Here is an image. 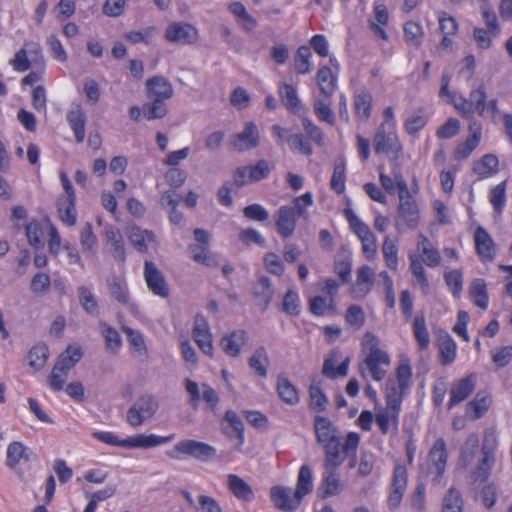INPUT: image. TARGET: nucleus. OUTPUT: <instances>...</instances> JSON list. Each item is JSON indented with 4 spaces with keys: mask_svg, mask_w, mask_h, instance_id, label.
Instances as JSON below:
<instances>
[{
    "mask_svg": "<svg viewBox=\"0 0 512 512\" xmlns=\"http://www.w3.org/2000/svg\"><path fill=\"white\" fill-rule=\"evenodd\" d=\"M269 356L264 347L257 348L249 358L250 368L260 377L268 374Z\"/></svg>",
    "mask_w": 512,
    "mask_h": 512,
    "instance_id": "44",
    "label": "nucleus"
},
{
    "mask_svg": "<svg viewBox=\"0 0 512 512\" xmlns=\"http://www.w3.org/2000/svg\"><path fill=\"white\" fill-rule=\"evenodd\" d=\"M475 248L483 262L492 261L496 255V245L489 233L478 227L474 233Z\"/></svg>",
    "mask_w": 512,
    "mask_h": 512,
    "instance_id": "19",
    "label": "nucleus"
},
{
    "mask_svg": "<svg viewBox=\"0 0 512 512\" xmlns=\"http://www.w3.org/2000/svg\"><path fill=\"white\" fill-rule=\"evenodd\" d=\"M354 110L356 116L363 121H366L371 116L372 108V94L367 89H361L354 94Z\"/></svg>",
    "mask_w": 512,
    "mask_h": 512,
    "instance_id": "40",
    "label": "nucleus"
},
{
    "mask_svg": "<svg viewBox=\"0 0 512 512\" xmlns=\"http://www.w3.org/2000/svg\"><path fill=\"white\" fill-rule=\"evenodd\" d=\"M398 250V240L386 236L382 244V253L386 266L393 271L398 268Z\"/></svg>",
    "mask_w": 512,
    "mask_h": 512,
    "instance_id": "46",
    "label": "nucleus"
},
{
    "mask_svg": "<svg viewBox=\"0 0 512 512\" xmlns=\"http://www.w3.org/2000/svg\"><path fill=\"white\" fill-rule=\"evenodd\" d=\"M499 159L494 154H486L474 163L473 170L481 178H487L497 173Z\"/></svg>",
    "mask_w": 512,
    "mask_h": 512,
    "instance_id": "43",
    "label": "nucleus"
},
{
    "mask_svg": "<svg viewBox=\"0 0 512 512\" xmlns=\"http://www.w3.org/2000/svg\"><path fill=\"white\" fill-rule=\"evenodd\" d=\"M260 140L258 126L252 121H247L242 130L230 137L229 146L234 151L246 152L257 148L260 145Z\"/></svg>",
    "mask_w": 512,
    "mask_h": 512,
    "instance_id": "12",
    "label": "nucleus"
},
{
    "mask_svg": "<svg viewBox=\"0 0 512 512\" xmlns=\"http://www.w3.org/2000/svg\"><path fill=\"white\" fill-rule=\"evenodd\" d=\"M470 295L476 306L481 309H486L489 304V299L486 291V284L481 279H475L471 283Z\"/></svg>",
    "mask_w": 512,
    "mask_h": 512,
    "instance_id": "56",
    "label": "nucleus"
},
{
    "mask_svg": "<svg viewBox=\"0 0 512 512\" xmlns=\"http://www.w3.org/2000/svg\"><path fill=\"white\" fill-rule=\"evenodd\" d=\"M492 400L488 393L479 392L467 405V414L473 419H478L485 414L490 407Z\"/></svg>",
    "mask_w": 512,
    "mask_h": 512,
    "instance_id": "47",
    "label": "nucleus"
},
{
    "mask_svg": "<svg viewBox=\"0 0 512 512\" xmlns=\"http://www.w3.org/2000/svg\"><path fill=\"white\" fill-rule=\"evenodd\" d=\"M165 38L170 43L191 45L197 42L199 32L197 28L190 23L176 21L167 26Z\"/></svg>",
    "mask_w": 512,
    "mask_h": 512,
    "instance_id": "13",
    "label": "nucleus"
},
{
    "mask_svg": "<svg viewBox=\"0 0 512 512\" xmlns=\"http://www.w3.org/2000/svg\"><path fill=\"white\" fill-rule=\"evenodd\" d=\"M144 279L148 289L156 296L166 298L169 295L168 284L162 272L150 261L144 264Z\"/></svg>",
    "mask_w": 512,
    "mask_h": 512,
    "instance_id": "17",
    "label": "nucleus"
},
{
    "mask_svg": "<svg viewBox=\"0 0 512 512\" xmlns=\"http://www.w3.org/2000/svg\"><path fill=\"white\" fill-rule=\"evenodd\" d=\"M325 460L324 467L326 470H336L349 455L343 450L340 440L324 446Z\"/></svg>",
    "mask_w": 512,
    "mask_h": 512,
    "instance_id": "38",
    "label": "nucleus"
},
{
    "mask_svg": "<svg viewBox=\"0 0 512 512\" xmlns=\"http://www.w3.org/2000/svg\"><path fill=\"white\" fill-rule=\"evenodd\" d=\"M314 428L317 442L323 445V447L339 440L337 429L325 417H315Z\"/></svg>",
    "mask_w": 512,
    "mask_h": 512,
    "instance_id": "25",
    "label": "nucleus"
},
{
    "mask_svg": "<svg viewBox=\"0 0 512 512\" xmlns=\"http://www.w3.org/2000/svg\"><path fill=\"white\" fill-rule=\"evenodd\" d=\"M479 450V437L477 434H470L464 442L460 456L459 466L463 469L469 468L474 462L475 456Z\"/></svg>",
    "mask_w": 512,
    "mask_h": 512,
    "instance_id": "39",
    "label": "nucleus"
},
{
    "mask_svg": "<svg viewBox=\"0 0 512 512\" xmlns=\"http://www.w3.org/2000/svg\"><path fill=\"white\" fill-rule=\"evenodd\" d=\"M92 437L111 446L128 449H147L169 443L175 436L174 434H170L168 436H161L157 434H136L121 439L111 431H94L92 432Z\"/></svg>",
    "mask_w": 512,
    "mask_h": 512,
    "instance_id": "3",
    "label": "nucleus"
},
{
    "mask_svg": "<svg viewBox=\"0 0 512 512\" xmlns=\"http://www.w3.org/2000/svg\"><path fill=\"white\" fill-rule=\"evenodd\" d=\"M309 397L310 404L309 407L311 410L321 412L326 409L328 400L326 395L321 390L320 386L317 383H312L309 388Z\"/></svg>",
    "mask_w": 512,
    "mask_h": 512,
    "instance_id": "60",
    "label": "nucleus"
},
{
    "mask_svg": "<svg viewBox=\"0 0 512 512\" xmlns=\"http://www.w3.org/2000/svg\"><path fill=\"white\" fill-rule=\"evenodd\" d=\"M412 383V368L408 363H401L396 370V377L386 384V403L401 406L403 395Z\"/></svg>",
    "mask_w": 512,
    "mask_h": 512,
    "instance_id": "8",
    "label": "nucleus"
},
{
    "mask_svg": "<svg viewBox=\"0 0 512 512\" xmlns=\"http://www.w3.org/2000/svg\"><path fill=\"white\" fill-rule=\"evenodd\" d=\"M192 336L203 354L209 357L214 355L212 333L204 316L197 315L195 317Z\"/></svg>",
    "mask_w": 512,
    "mask_h": 512,
    "instance_id": "16",
    "label": "nucleus"
},
{
    "mask_svg": "<svg viewBox=\"0 0 512 512\" xmlns=\"http://www.w3.org/2000/svg\"><path fill=\"white\" fill-rule=\"evenodd\" d=\"M448 453L446 443L442 438L437 439L429 451L425 464L422 469L430 476L432 480L438 482L446 469Z\"/></svg>",
    "mask_w": 512,
    "mask_h": 512,
    "instance_id": "10",
    "label": "nucleus"
},
{
    "mask_svg": "<svg viewBox=\"0 0 512 512\" xmlns=\"http://www.w3.org/2000/svg\"><path fill=\"white\" fill-rule=\"evenodd\" d=\"M443 512H462V499L460 493L450 489L443 499Z\"/></svg>",
    "mask_w": 512,
    "mask_h": 512,
    "instance_id": "64",
    "label": "nucleus"
},
{
    "mask_svg": "<svg viewBox=\"0 0 512 512\" xmlns=\"http://www.w3.org/2000/svg\"><path fill=\"white\" fill-rule=\"evenodd\" d=\"M51 286V279L47 273H36L30 283L31 291L36 295H44L48 293Z\"/></svg>",
    "mask_w": 512,
    "mask_h": 512,
    "instance_id": "62",
    "label": "nucleus"
},
{
    "mask_svg": "<svg viewBox=\"0 0 512 512\" xmlns=\"http://www.w3.org/2000/svg\"><path fill=\"white\" fill-rule=\"evenodd\" d=\"M148 97L152 99L168 100L173 96V86L166 78L154 76L147 80Z\"/></svg>",
    "mask_w": 512,
    "mask_h": 512,
    "instance_id": "27",
    "label": "nucleus"
},
{
    "mask_svg": "<svg viewBox=\"0 0 512 512\" xmlns=\"http://www.w3.org/2000/svg\"><path fill=\"white\" fill-rule=\"evenodd\" d=\"M400 406L386 403L385 407L376 410L375 421L383 434L396 429Z\"/></svg>",
    "mask_w": 512,
    "mask_h": 512,
    "instance_id": "20",
    "label": "nucleus"
},
{
    "mask_svg": "<svg viewBox=\"0 0 512 512\" xmlns=\"http://www.w3.org/2000/svg\"><path fill=\"white\" fill-rule=\"evenodd\" d=\"M374 150L376 153H384L398 157L402 146L396 133V129L378 128L374 137Z\"/></svg>",
    "mask_w": 512,
    "mask_h": 512,
    "instance_id": "14",
    "label": "nucleus"
},
{
    "mask_svg": "<svg viewBox=\"0 0 512 512\" xmlns=\"http://www.w3.org/2000/svg\"><path fill=\"white\" fill-rule=\"evenodd\" d=\"M416 249L418 254L413 251L408 254L409 271L413 276L414 286L419 288L422 293L427 294L429 281L422 262L429 267H437L440 265L441 256L428 237L422 233L417 236Z\"/></svg>",
    "mask_w": 512,
    "mask_h": 512,
    "instance_id": "1",
    "label": "nucleus"
},
{
    "mask_svg": "<svg viewBox=\"0 0 512 512\" xmlns=\"http://www.w3.org/2000/svg\"><path fill=\"white\" fill-rule=\"evenodd\" d=\"M437 345L440 353V360L443 365L453 363L457 357V345L453 338L445 331L437 335Z\"/></svg>",
    "mask_w": 512,
    "mask_h": 512,
    "instance_id": "33",
    "label": "nucleus"
},
{
    "mask_svg": "<svg viewBox=\"0 0 512 512\" xmlns=\"http://www.w3.org/2000/svg\"><path fill=\"white\" fill-rule=\"evenodd\" d=\"M361 345L362 352L365 354L360 365L361 374L375 381L383 380L390 366V356L380 349L378 338L371 332L364 334Z\"/></svg>",
    "mask_w": 512,
    "mask_h": 512,
    "instance_id": "2",
    "label": "nucleus"
},
{
    "mask_svg": "<svg viewBox=\"0 0 512 512\" xmlns=\"http://www.w3.org/2000/svg\"><path fill=\"white\" fill-rule=\"evenodd\" d=\"M276 225L278 232L288 237L293 234L296 226L294 211L291 207L282 206L278 210Z\"/></svg>",
    "mask_w": 512,
    "mask_h": 512,
    "instance_id": "41",
    "label": "nucleus"
},
{
    "mask_svg": "<svg viewBox=\"0 0 512 512\" xmlns=\"http://www.w3.org/2000/svg\"><path fill=\"white\" fill-rule=\"evenodd\" d=\"M33 452L20 441L10 443L6 450V464L12 469L31 460Z\"/></svg>",
    "mask_w": 512,
    "mask_h": 512,
    "instance_id": "22",
    "label": "nucleus"
},
{
    "mask_svg": "<svg viewBox=\"0 0 512 512\" xmlns=\"http://www.w3.org/2000/svg\"><path fill=\"white\" fill-rule=\"evenodd\" d=\"M498 445L497 434L494 429H486L484 432L481 447V457L477 465L471 471V478L474 482L486 481L495 463V451Z\"/></svg>",
    "mask_w": 512,
    "mask_h": 512,
    "instance_id": "5",
    "label": "nucleus"
},
{
    "mask_svg": "<svg viewBox=\"0 0 512 512\" xmlns=\"http://www.w3.org/2000/svg\"><path fill=\"white\" fill-rule=\"evenodd\" d=\"M375 280V272L369 266H362L357 271L356 282L352 289L355 299L364 298L372 289Z\"/></svg>",
    "mask_w": 512,
    "mask_h": 512,
    "instance_id": "23",
    "label": "nucleus"
},
{
    "mask_svg": "<svg viewBox=\"0 0 512 512\" xmlns=\"http://www.w3.org/2000/svg\"><path fill=\"white\" fill-rule=\"evenodd\" d=\"M487 99L486 89L483 84L474 87L469 95V101L473 102L474 112L476 111L480 116L484 115L485 102Z\"/></svg>",
    "mask_w": 512,
    "mask_h": 512,
    "instance_id": "61",
    "label": "nucleus"
},
{
    "mask_svg": "<svg viewBox=\"0 0 512 512\" xmlns=\"http://www.w3.org/2000/svg\"><path fill=\"white\" fill-rule=\"evenodd\" d=\"M399 206L395 224L398 230L402 228L414 230L420 223V212L417 202L412 198L408 185L403 177L396 176Z\"/></svg>",
    "mask_w": 512,
    "mask_h": 512,
    "instance_id": "4",
    "label": "nucleus"
},
{
    "mask_svg": "<svg viewBox=\"0 0 512 512\" xmlns=\"http://www.w3.org/2000/svg\"><path fill=\"white\" fill-rule=\"evenodd\" d=\"M126 234L131 245L140 253H145L150 249L155 250L158 247V239L150 230L130 226L126 229Z\"/></svg>",
    "mask_w": 512,
    "mask_h": 512,
    "instance_id": "15",
    "label": "nucleus"
},
{
    "mask_svg": "<svg viewBox=\"0 0 512 512\" xmlns=\"http://www.w3.org/2000/svg\"><path fill=\"white\" fill-rule=\"evenodd\" d=\"M279 94L288 110L292 113L300 114L305 110L304 106L300 102L296 89L286 83H282L279 86Z\"/></svg>",
    "mask_w": 512,
    "mask_h": 512,
    "instance_id": "42",
    "label": "nucleus"
},
{
    "mask_svg": "<svg viewBox=\"0 0 512 512\" xmlns=\"http://www.w3.org/2000/svg\"><path fill=\"white\" fill-rule=\"evenodd\" d=\"M159 409V402L153 395L140 396L127 410L126 422L132 428H138L154 418Z\"/></svg>",
    "mask_w": 512,
    "mask_h": 512,
    "instance_id": "6",
    "label": "nucleus"
},
{
    "mask_svg": "<svg viewBox=\"0 0 512 512\" xmlns=\"http://www.w3.org/2000/svg\"><path fill=\"white\" fill-rule=\"evenodd\" d=\"M83 353L79 346H69L63 353L60 354L56 364L58 368H62L64 371L69 372L77 362L82 358Z\"/></svg>",
    "mask_w": 512,
    "mask_h": 512,
    "instance_id": "51",
    "label": "nucleus"
},
{
    "mask_svg": "<svg viewBox=\"0 0 512 512\" xmlns=\"http://www.w3.org/2000/svg\"><path fill=\"white\" fill-rule=\"evenodd\" d=\"M166 100L153 99L151 103L143 105V117L147 120L160 119L167 114Z\"/></svg>",
    "mask_w": 512,
    "mask_h": 512,
    "instance_id": "58",
    "label": "nucleus"
},
{
    "mask_svg": "<svg viewBox=\"0 0 512 512\" xmlns=\"http://www.w3.org/2000/svg\"><path fill=\"white\" fill-rule=\"evenodd\" d=\"M329 98H316L313 102L314 113L319 120L326 122L330 125L335 123V116L331 110Z\"/></svg>",
    "mask_w": 512,
    "mask_h": 512,
    "instance_id": "55",
    "label": "nucleus"
},
{
    "mask_svg": "<svg viewBox=\"0 0 512 512\" xmlns=\"http://www.w3.org/2000/svg\"><path fill=\"white\" fill-rule=\"evenodd\" d=\"M413 334L421 350H426L430 345V335L426 326L425 317L417 315L413 321Z\"/></svg>",
    "mask_w": 512,
    "mask_h": 512,
    "instance_id": "52",
    "label": "nucleus"
},
{
    "mask_svg": "<svg viewBox=\"0 0 512 512\" xmlns=\"http://www.w3.org/2000/svg\"><path fill=\"white\" fill-rule=\"evenodd\" d=\"M46 232V221L43 223L32 219L25 227V234L29 245L39 248L43 244V234Z\"/></svg>",
    "mask_w": 512,
    "mask_h": 512,
    "instance_id": "48",
    "label": "nucleus"
},
{
    "mask_svg": "<svg viewBox=\"0 0 512 512\" xmlns=\"http://www.w3.org/2000/svg\"><path fill=\"white\" fill-rule=\"evenodd\" d=\"M316 80L321 95L330 98L337 87V72H333L328 66H322L317 72Z\"/></svg>",
    "mask_w": 512,
    "mask_h": 512,
    "instance_id": "34",
    "label": "nucleus"
},
{
    "mask_svg": "<svg viewBox=\"0 0 512 512\" xmlns=\"http://www.w3.org/2000/svg\"><path fill=\"white\" fill-rule=\"evenodd\" d=\"M189 251L195 262L207 267H216L219 264L218 256L203 245H190Z\"/></svg>",
    "mask_w": 512,
    "mask_h": 512,
    "instance_id": "45",
    "label": "nucleus"
},
{
    "mask_svg": "<svg viewBox=\"0 0 512 512\" xmlns=\"http://www.w3.org/2000/svg\"><path fill=\"white\" fill-rule=\"evenodd\" d=\"M67 120L77 142H83L85 138V115L82 110L78 108L69 112L67 115Z\"/></svg>",
    "mask_w": 512,
    "mask_h": 512,
    "instance_id": "53",
    "label": "nucleus"
},
{
    "mask_svg": "<svg viewBox=\"0 0 512 512\" xmlns=\"http://www.w3.org/2000/svg\"><path fill=\"white\" fill-rule=\"evenodd\" d=\"M269 497L273 506L283 512H294L302 504L303 499L290 486L274 485L269 490Z\"/></svg>",
    "mask_w": 512,
    "mask_h": 512,
    "instance_id": "11",
    "label": "nucleus"
},
{
    "mask_svg": "<svg viewBox=\"0 0 512 512\" xmlns=\"http://www.w3.org/2000/svg\"><path fill=\"white\" fill-rule=\"evenodd\" d=\"M49 357L48 347L44 344L34 345L28 352V365L34 370H41Z\"/></svg>",
    "mask_w": 512,
    "mask_h": 512,
    "instance_id": "49",
    "label": "nucleus"
},
{
    "mask_svg": "<svg viewBox=\"0 0 512 512\" xmlns=\"http://www.w3.org/2000/svg\"><path fill=\"white\" fill-rule=\"evenodd\" d=\"M106 242L110 253L116 260L124 261L126 257L123 236L120 230L112 225L105 227Z\"/></svg>",
    "mask_w": 512,
    "mask_h": 512,
    "instance_id": "31",
    "label": "nucleus"
},
{
    "mask_svg": "<svg viewBox=\"0 0 512 512\" xmlns=\"http://www.w3.org/2000/svg\"><path fill=\"white\" fill-rule=\"evenodd\" d=\"M344 489V485L339 475L334 470H326L323 473V479L318 488L319 497L326 499L339 495Z\"/></svg>",
    "mask_w": 512,
    "mask_h": 512,
    "instance_id": "24",
    "label": "nucleus"
},
{
    "mask_svg": "<svg viewBox=\"0 0 512 512\" xmlns=\"http://www.w3.org/2000/svg\"><path fill=\"white\" fill-rule=\"evenodd\" d=\"M227 485L231 493L239 500L250 502L254 498L251 486L241 477L235 474L227 476Z\"/></svg>",
    "mask_w": 512,
    "mask_h": 512,
    "instance_id": "36",
    "label": "nucleus"
},
{
    "mask_svg": "<svg viewBox=\"0 0 512 512\" xmlns=\"http://www.w3.org/2000/svg\"><path fill=\"white\" fill-rule=\"evenodd\" d=\"M373 20L369 21V25L373 32L383 40H388V34L384 27L389 22V12L383 3H375L373 7Z\"/></svg>",
    "mask_w": 512,
    "mask_h": 512,
    "instance_id": "35",
    "label": "nucleus"
},
{
    "mask_svg": "<svg viewBox=\"0 0 512 512\" xmlns=\"http://www.w3.org/2000/svg\"><path fill=\"white\" fill-rule=\"evenodd\" d=\"M76 195L62 194L57 199V212L60 220L67 226H74L76 223Z\"/></svg>",
    "mask_w": 512,
    "mask_h": 512,
    "instance_id": "26",
    "label": "nucleus"
},
{
    "mask_svg": "<svg viewBox=\"0 0 512 512\" xmlns=\"http://www.w3.org/2000/svg\"><path fill=\"white\" fill-rule=\"evenodd\" d=\"M461 129V123L458 119L450 117L441 125L437 131L436 136L439 139H450L458 135Z\"/></svg>",
    "mask_w": 512,
    "mask_h": 512,
    "instance_id": "63",
    "label": "nucleus"
},
{
    "mask_svg": "<svg viewBox=\"0 0 512 512\" xmlns=\"http://www.w3.org/2000/svg\"><path fill=\"white\" fill-rule=\"evenodd\" d=\"M101 333L105 339L106 349L113 354L117 353L122 347V338L118 331L103 323L101 324Z\"/></svg>",
    "mask_w": 512,
    "mask_h": 512,
    "instance_id": "54",
    "label": "nucleus"
},
{
    "mask_svg": "<svg viewBox=\"0 0 512 512\" xmlns=\"http://www.w3.org/2000/svg\"><path fill=\"white\" fill-rule=\"evenodd\" d=\"M350 359L343 357L341 351L333 350L324 360L322 373L329 378L345 377L348 373Z\"/></svg>",
    "mask_w": 512,
    "mask_h": 512,
    "instance_id": "18",
    "label": "nucleus"
},
{
    "mask_svg": "<svg viewBox=\"0 0 512 512\" xmlns=\"http://www.w3.org/2000/svg\"><path fill=\"white\" fill-rule=\"evenodd\" d=\"M312 54L310 48L301 46L298 48L295 56V67L299 74H308L312 70Z\"/></svg>",
    "mask_w": 512,
    "mask_h": 512,
    "instance_id": "59",
    "label": "nucleus"
},
{
    "mask_svg": "<svg viewBox=\"0 0 512 512\" xmlns=\"http://www.w3.org/2000/svg\"><path fill=\"white\" fill-rule=\"evenodd\" d=\"M247 343V333L244 330H235L222 336L221 349L230 357H238Z\"/></svg>",
    "mask_w": 512,
    "mask_h": 512,
    "instance_id": "21",
    "label": "nucleus"
},
{
    "mask_svg": "<svg viewBox=\"0 0 512 512\" xmlns=\"http://www.w3.org/2000/svg\"><path fill=\"white\" fill-rule=\"evenodd\" d=\"M310 311L316 316L335 313L334 299L329 296H315L309 302Z\"/></svg>",
    "mask_w": 512,
    "mask_h": 512,
    "instance_id": "50",
    "label": "nucleus"
},
{
    "mask_svg": "<svg viewBox=\"0 0 512 512\" xmlns=\"http://www.w3.org/2000/svg\"><path fill=\"white\" fill-rule=\"evenodd\" d=\"M229 11L238 18L240 24L246 30H252L256 26V20L246 11L240 2H233L229 5Z\"/></svg>",
    "mask_w": 512,
    "mask_h": 512,
    "instance_id": "57",
    "label": "nucleus"
},
{
    "mask_svg": "<svg viewBox=\"0 0 512 512\" xmlns=\"http://www.w3.org/2000/svg\"><path fill=\"white\" fill-rule=\"evenodd\" d=\"M344 215L354 233L362 243V251L368 260L377 255V240L371 229L366 225L352 209H346Z\"/></svg>",
    "mask_w": 512,
    "mask_h": 512,
    "instance_id": "9",
    "label": "nucleus"
},
{
    "mask_svg": "<svg viewBox=\"0 0 512 512\" xmlns=\"http://www.w3.org/2000/svg\"><path fill=\"white\" fill-rule=\"evenodd\" d=\"M314 487L315 476L312 467L308 464L301 465L297 474L295 491L304 499L313 492Z\"/></svg>",
    "mask_w": 512,
    "mask_h": 512,
    "instance_id": "30",
    "label": "nucleus"
},
{
    "mask_svg": "<svg viewBox=\"0 0 512 512\" xmlns=\"http://www.w3.org/2000/svg\"><path fill=\"white\" fill-rule=\"evenodd\" d=\"M475 378V375L472 374L453 383L450 390L449 407L464 401L472 393L475 386Z\"/></svg>",
    "mask_w": 512,
    "mask_h": 512,
    "instance_id": "32",
    "label": "nucleus"
},
{
    "mask_svg": "<svg viewBox=\"0 0 512 512\" xmlns=\"http://www.w3.org/2000/svg\"><path fill=\"white\" fill-rule=\"evenodd\" d=\"M278 396L288 405H297L300 401L298 389L291 383L287 376L279 375L276 382Z\"/></svg>",
    "mask_w": 512,
    "mask_h": 512,
    "instance_id": "37",
    "label": "nucleus"
},
{
    "mask_svg": "<svg viewBox=\"0 0 512 512\" xmlns=\"http://www.w3.org/2000/svg\"><path fill=\"white\" fill-rule=\"evenodd\" d=\"M122 330L126 334L133 357L141 361L147 359L148 348L143 334L140 331L134 330L127 326H123Z\"/></svg>",
    "mask_w": 512,
    "mask_h": 512,
    "instance_id": "28",
    "label": "nucleus"
},
{
    "mask_svg": "<svg viewBox=\"0 0 512 512\" xmlns=\"http://www.w3.org/2000/svg\"><path fill=\"white\" fill-rule=\"evenodd\" d=\"M109 290H110L111 295L117 301L126 305L127 308L129 309V311L133 315H138V313H139L138 305L135 302L130 301L127 284L124 280H122L120 278H113L109 282Z\"/></svg>",
    "mask_w": 512,
    "mask_h": 512,
    "instance_id": "29",
    "label": "nucleus"
},
{
    "mask_svg": "<svg viewBox=\"0 0 512 512\" xmlns=\"http://www.w3.org/2000/svg\"><path fill=\"white\" fill-rule=\"evenodd\" d=\"M216 455V449L211 445L192 439H185L177 442L168 456L173 459L191 457L199 461H209Z\"/></svg>",
    "mask_w": 512,
    "mask_h": 512,
    "instance_id": "7",
    "label": "nucleus"
}]
</instances>
